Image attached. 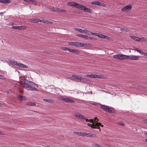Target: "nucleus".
<instances>
[{"instance_id": "37", "label": "nucleus", "mask_w": 147, "mask_h": 147, "mask_svg": "<svg viewBox=\"0 0 147 147\" xmlns=\"http://www.w3.org/2000/svg\"><path fill=\"white\" fill-rule=\"evenodd\" d=\"M30 2L32 3L34 5H38L37 3L36 2V1H35L34 0H31Z\"/></svg>"}, {"instance_id": "17", "label": "nucleus", "mask_w": 147, "mask_h": 147, "mask_svg": "<svg viewBox=\"0 0 147 147\" xmlns=\"http://www.w3.org/2000/svg\"><path fill=\"white\" fill-rule=\"evenodd\" d=\"M43 100L47 102L50 103H53L54 102V100L52 99H43Z\"/></svg>"}, {"instance_id": "62", "label": "nucleus", "mask_w": 147, "mask_h": 147, "mask_svg": "<svg viewBox=\"0 0 147 147\" xmlns=\"http://www.w3.org/2000/svg\"><path fill=\"white\" fill-rule=\"evenodd\" d=\"M2 75H0V79L1 78H2Z\"/></svg>"}, {"instance_id": "27", "label": "nucleus", "mask_w": 147, "mask_h": 147, "mask_svg": "<svg viewBox=\"0 0 147 147\" xmlns=\"http://www.w3.org/2000/svg\"><path fill=\"white\" fill-rule=\"evenodd\" d=\"M74 29L76 30V31L79 32L80 33H82L84 32L83 30H82V29L75 28H74Z\"/></svg>"}, {"instance_id": "11", "label": "nucleus", "mask_w": 147, "mask_h": 147, "mask_svg": "<svg viewBox=\"0 0 147 147\" xmlns=\"http://www.w3.org/2000/svg\"><path fill=\"white\" fill-rule=\"evenodd\" d=\"M76 117H78L80 119H85L86 117L83 115H82L80 114L79 113H77L75 115Z\"/></svg>"}, {"instance_id": "5", "label": "nucleus", "mask_w": 147, "mask_h": 147, "mask_svg": "<svg viewBox=\"0 0 147 147\" xmlns=\"http://www.w3.org/2000/svg\"><path fill=\"white\" fill-rule=\"evenodd\" d=\"M81 76H78L76 75H73L71 77L70 79L73 80H77L79 82H80L81 80Z\"/></svg>"}, {"instance_id": "24", "label": "nucleus", "mask_w": 147, "mask_h": 147, "mask_svg": "<svg viewBox=\"0 0 147 147\" xmlns=\"http://www.w3.org/2000/svg\"><path fill=\"white\" fill-rule=\"evenodd\" d=\"M131 37L134 40L137 41H139L140 38L135 36H131Z\"/></svg>"}, {"instance_id": "33", "label": "nucleus", "mask_w": 147, "mask_h": 147, "mask_svg": "<svg viewBox=\"0 0 147 147\" xmlns=\"http://www.w3.org/2000/svg\"><path fill=\"white\" fill-rule=\"evenodd\" d=\"M68 44L69 45L75 47V42H68Z\"/></svg>"}, {"instance_id": "3", "label": "nucleus", "mask_w": 147, "mask_h": 147, "mask_svg": "<svg viewBox=\"0 0 147 147\" xmlns=\"http://www.w3.org/2000/svg\"><path fill=\"white\" fill-rule=\"evenodd\" d=\"M87 125L88 126L91 127L92 128L99 129L100 131H101L99 126H100L102 127H103V125H102L99 122L96 123H93V124H92L88 123Z\"/></svg>"}, {"instance_id": "30", "label": "nucleus", "mask_w": 147, "mask_h": 147, "mask_svg": "<svg viewBox=\"0 0 147 147\" xmlns=\"http://www.w3.org/2000/svg\"><path fill=\"white\" fill-rule=\"evenodd\" d=\"M66 11L65 10L58 8L57 12H65Z\"/></svg>"}, {"instance_id": "31", "label": "nucleus", "mask_w": 147, "mask_h": 147, "mask_svg": "<svg viewBox=\"0 0 147 147\" xmlns=\"http://www.w3.org/2000/svg\"><path fill=\"white\" fill-rule=\"evenodd\" d=\"M24 87L26 88H29L30 86L29 84L26 83L25 82H24Z\"/></svg>"}, {"instance_id": "36", "label": "nucleus", "mask_w": 147, "mask_h": 147, "mask_svg": "<svg viewBox=\"0 0 147 147\" xmlns=\"http://www.w3.org/2000/svg\"><path fill=\"white\" fill-rule=\"evenodd\" d=\"M140 40L139 39V41H140L145 42V41H146V39L144 37L140 38Z\"/></svg>"}, {"instance_id": "49", "label": "nucleus", "mask_w": 147, "mask_h": 147, "mask_svg": "<svg viewBox=\"0 0 147 147\" xmlns=\"http://www.w3.org/2000/svg\"><path fill=\"white\" fill-rule=\"evenodd\" d=\"M25 80L26 81L28 82L29 83H33L34 84H35V83H34L33 82H32V81H29V80H27L25 79Z\"/></svg>"}, {"instance_id": "18", "label": "nucleus", "mask_w": 147, "mask_h": 147, "mask_svg": "<svg viewBox=\"0 0 147 147\" xmlns=\"http://www.w3.org/2000/svg\"><path fill=\"white\" fill-rule=\"evenodd\" d=\"M10 2V0H0V2L3 3H9Z\"/></svg>"}, {"instance_id": "35", "label": "nucleus", "mask_w": 147, "mask_h": 147, "mask_svg": "<svg viewBox=\"0 0 147 147\" xmlns=\"http://www.w3.org/2000/svg\"><path fill=\"white\" fill-rule=\"evenodd\" d=\"M121 31H125V32H128L129 31V30L127 28H121Z\"/></svg>"}, {"instance_id": "8", "label": "nucleus", "mask_w": 147, "mask_h": 147, "mask_svg": "<svg viewBox=\"0 0 147 147\" xmlns=\"http://www.w3.org/2000/svg\"><path fill=\"white\" fill-rule=\"evenodd\" d=\"M91 34L97 36L102 38H104L105 36V35H104L97 33L92 32L91 33Z\"/></svg>"}, {"instance_id": "61", "label": "nucleus", "mask_w": 147, "mask_h": 147, "mask_svg": "<svg viewBox=\"0 0 147 147\" xmlns=\"http://www.w3.org/2000/svg\"><path fill=\"white\" fill-rule=\"evenodd\" d=\"M145 136L147 137V132L145 133Z\"/></svg>"}, {"instance_id": "26", "label": "nucleus", "mask_w": 147, "mask_h": 147, "mask_svg": "<svg viewBox=\"0 0 147 147\" xmlns=\"http://www.w3.org/2000/svg\"><path fill=\"white\" fill-rule=\"evenodd\" d=\"M29 88L30 90L32 91H38V90L34 87L30 86Z\"/></svg>"}, {"instance_id": "39", "label": "nucleus", "mask_w": 147, "mask_h": 147, "mask_svg": "<svg viewBox=\"0 0 147 147\" xmlns=\"http://www.w3.org/2000/svg\"><path fill=\"white\" fill-rule=\"evenodd\" d=\"M104 38H105L108 40H110L111 39V37H110L108 36H104L103 39H104Z\"/></svg>"}, {"instance_id": "15", "label": "nucleus", "mask_w": 147, "mask_h": 147, "mask_svg": "<svg viewBox=\"0 0 147 147\" xmlns=\"http://www.w3.org/2000/svg\"><path fill=\"white\" fill-rule=\"evenodd\" d=\"M86 137L91 138H95L96 137V135L94 134H92L91 133H86Z\"/></svg>"}, {"instance_id": "9", "label": "nucleus", "mask_w": 147, "mask_h": 147, "mask_svg": "<svg viewBox=\"0 0 147 147\" xmlns=\"http://www.w3.org/2000/svg\"><path fill=\"white\" fill-rule=\"evenodd\" d=\"M62 100L65 102L67 103H74L75 102L74 100L68 98H63Z\"/></svg>"}, {"instance_id": "58", "label": "nucleus", "mask_w": 147, "mask_h": 147, "mask_svg": "<svg viewBox=\"0 0 147 147\" xmlns=\"http://www.w3.org/2000/svg\"><path fill=\"white\" fill-rule=\"evenodd\" d=\"M98 103H96V102H93L91 104L93 105H96Z\"/></svg>"}, {"instance_id": "51", "label": "nucleus", "mask_w": 147, "mask_h": 147, "mask_svg": "<svg viewBox=\"0 0 147 147\" xmlns=\"http://www.w3.org/2000/svg\"><path fill=\"white\" fill-rule=\"evenodd\" d=\"M99 6H102L103 7H106V5L105 4H101V3H100V5Z\"/></svg>"}, {"instance_id": "40", "label": "nucleus", "mask_w": 147, "mask_h": 147, "mask_svg": "<svg viewBox=\"0 0 147 147\" xmlns=\"http://www.w3.org/2000/svg\"><path fill=\"white\" fill-rule=\"evenodd\" d=\"M73 53H75L76 54H79L80 53V52L79 51L74 49Z\"/></svg>"}, {"instance_id": "46", "label": "nucleus", "mask_w": 147, "mask_h": 147, "mask_svg": "<svg viewBox=\"0 0 147 147\" xmlns=\"http://www.w3.org/2000/svg\"><path fill=\"white\" fill-rule=\"evenodd\" d=\"M74 50V49H70L69 48L68 49V51H69V52H70L71 53H73Z\"/></svg>"}, {"instance_id": "1", "label": "nucleus", "mask_w": 147, "mask_h": 147, "mask_svg": "<svg viewBox=\"0 0 147 147\" xmlns=\"http://www.w3.org/2000/svg\"><path fill=\"white\" fill-rule=\"evenodd\" d=\"M67 5L75 7L80 10H84L86 7L82 5H80L78 3L75 2H69L67 3Z\"/></svg>"}, {"instance_id": "14", "label": "nucleus", "mask_w": 147, "mask_h": 147, "mask_svg": "<svg viewBox=\"0 0 147 147\" xmlns=\"http://www.w3.org/2000/svg\"><path fill=\"white\" fill-rule=\"evenodd\" d=\"M88 81L89 80L87 78H82L81 76L80 82H81L83 83H87L88 82Z\"/></svg>"}, {"instance_id": "19", "label": "nucleus", "mask_w": 147, "mask_h": 147, "mask_svg": "<svg viewBox=\"0 0 147 147\" xmlns=\"http://www.w3.org/2000/svg\"><path fill=\"white\" fill-rule=\"evenodd\" d=\"M39 19L38 18H34L31 20V22L32 23H36L39 22Z\"/></svg>"}, {"instance_id": "56", "label": "nucleus", "mask_w": 147, "mask_h": 147, "mask_svg": "<svg viewBox=\"0 0 147 147\" xmlns=\"http://www.w3.org/2000/svg\"><path fill=\"white\" fill-rule=\"evenodd\" d=\"M84 119L85 120L86 122H89L90 120H89L88 119H87L86 117L85 119Z\"/></svg>"}, {"instance_id": "4", "label": "nucleus", "mask_w": 147, "mask_h": 147, "mask_svg": "<svg viewBox=\"0 0 147 147\" xmlns=\"http://www.w3.org/2000/svg\"><path fill=\"white\" fill-rule=\"evenodd\" d=\"M100 107L103 110L108 112L109 113H113L114 112V110L113 108H109L107 106L101 105Z\"/></svg>"}, {"instance_id": "13", "label": "nucleus", "mask_w": 147, "mask_h": 147, "mask_svg": "<svg viewBox=\"0 0 147 147\" xmlns=\"http://www.w3.org/2000/svg\"><path fill=\"white\" fill-rule=\"evenodd\" d=\"M84 44L80 42H75V47H82L84 46Z\"/></svg>"}, {"instance_id": "52", "label": "nucleus", "mask_w": 147, "mask_h": 147, "mask_svg": "<svg viewBox=\"0 0 147 147\" xmlns=\"http://www.w3.org/2000/svg\"><path fill=\"white\" fill-rule=\"evenodd\" d=\"M94 120L93 119H90L89 122H90L91 123H92V124H93V123H94Z\"/></svg>"}, {"instance_id": "7", "label": "nucleus", "mask_w": 147, "mask_h": 147, "mask_svg": "<svg viewBox=\"0 0 147 147\" xmlns=\"http://www.w3.org/2000/svg\"><path fill=\"white\" fill-rule=\"evenodd\" d=\"M139 56L134 55H129L128 59L137 60L139 59Z\"/></svg>"}, {"instance_id": "16", "label": "nucleus", "mask_w": 147, "mask_h": 147, "mask_svg": "<svg viewBox=\"0 0 147 147\" xmlns=\"http://www.w3.org/2000/svg\"><path fill=\"white\" fill-rule=\"evenodd\" d=\"M76 36H78L86 39L87 40L88 36L86 35H84L81 34H78L76 35Z\"/></svg>"}, {"instance_id": "57", "label": "nucleus", "mask_w": 147, "mask_h": 147, "mask_svg": "<svg viewBox=\"0 0 147 147\" xmlns=\"http://www.w3.org/2000/svg\"><path fill=\"white\" fill-rule=\"evenodd\" d=\"M24 83L23 82H20V84L21 85L24 86Z\"/></svg>"}, {"instance_id": "12", "label": "nucleus", "mask_w": 147, "mask_h": 147, "mask_svg": "<svg viewBox=\"0 0 147 147\" xmlns=\"http://www.w3.org/2000/svg\"><path fill=\"white\" fill-rule=\"evenodd\" d=\"M129 55H120V60H126L128 59Z\"/></svg>"}, {"instance_id": "32", "label": "nucleus", "mask_w": 147, "mask_h": 147, "mask_svg": "<svg viewBox=\"0 0 147 147\" xmlns=\"http://www.w3.org/2000/svg\"><path fill=\"white\" fill-rule=\"evenodd\" d=\"M75 134L77 135L78 136H81L82 133L81 132L74 131L73 132Z\"/></svg>"}, {"instance_id": "34", "label": "nucleus", "mask_w": 147, "mask_h": 147, "mask_svg": "<svg viewBox=\"0 0 147 147\" xmlns=\"http://www.w3.org/2000/svg\"><path fill=\"white\" fill-rule=\"evenodd\" d=\"M103 76H102L100 75H97L96 74H95V78H103Z\"/></svg>"}, {"instance_id": "38", "label": "nucleus", "mask_w": 147, "mask_h": 147, "mask_svg": "<svg viewBox=\"0 0 147 147\" xmlns=\"http://www.w3.org/2000/svg\"><path fill=\"white\" fill-rule=\"evenodd\" d=\"M57 8L53 7L51 8V10L53 11L57 12Z\"/></svg>"}, {"instance_id": "45", "label": "nucleus", "mask_w": 147, "mask_h": 147, "mask_svg": "<svg viewBox=\"0 0 147 147\" xmlns=\"http://www.w3.org/2000/svg\"><path fill=\"white\" fill-rule=\"evenodd\" d=\"M69 48L67 47H63L61 49L64 51H68Z\"/></svg>"}, {"instance_id": "44", "label": "nucleus", "mask_w": 147, "mask_h": 147, "mask_svg": "<svg viewBox=\"0 0 147 147\" xmlns=\"http://www.w3.org/2000/svg\"><path fill=\"white\" fill-rule=\"evenodd\" d=\"M86 133H87L84 132H82L81 136H86Z\"/></svg>"}, {"instance_id": "50", "label": "nucleus", "mask_w": 147, "mask_h": 147, "mask_svg": "<svg viewBox=\"0 0 147 147\" xmlns=\"http://www.w3.org/2000/svg\"><path fill=\"white\" fill-rule=\"evenodd\" d=\"M94 40V39L92 37H89L88 36L87 40Z\"/></svg>"}, {"instance_id": "42", "label": "nucleus", "mask_w": 147, "mask_h": 147, "mask_svg": "<svg viewBox=\"0 0 147 147\" xmlns=\"http://www.w3.org/2000/svg\"><path fill=\"white\" fill-rule=\"evenodd\" d=\"M46 20H40L39 19V22H40L43 23H45Z\"/></svg>"}, {"instance_id": "2", "label": "nucleus", "mask_w": 147, "mask_h": 147, "mask_svg": "<svg viewBox=\"0 0 147 147\" xmlns=\"http://www.w3.org/2000/svg\"><path fill=\"white\" fill-rule=\"evenodd\" d=\"M9 62L10 63L13 65H16L20 67L25 68L28 67V66L22 63H18L17 61L14 60H9Z\"/></svg>"}, {"instance_id": "48", "label": "nucleus", "mask_w": 147, "mask_h": 147, "mask_svg": "<svg viewBox=\"0 0 147 147\" xmlns=\"http://www.w3.org/2000/svg\"><path fill=\"white\" fill-rule=\"evenodd\" d=\"M94 121L95 122H96L98 121V119H97V117H95L94 118Z\"/></svg>"}, {"instance_id": "28", "label": "nucleus", "mask_w": 147, "mask_h": 147, "mask_svg": "<svg viewBox=\"0 0 147 147\" xmlns=\"http://www.w3.org/2000/svg\"><path fill=\"white\" fill-rule=\"evenodd\" d=\"M113 57L115 59H117L120 60V55H114L113 56Z\"/></svg>"}, {"instance_id": "60", "label": "nucleus", "mask_w": 147, "mask_h": 147, "mask_svg": "<svg viewBox=\"0 0 147 147\" xmlns=\"http://www.w3.org/2000/svg\"><path fill=\"white\" fill-rule=\"evenodd\" d=\"M144 122L145 123L147 124V120H145L144 121Z\"/></svg>"}, {"instance_id": "10", "label": "nucleus", "mask_w": 147, "mask_h": 147, "mask_svg": "<svg viewBox=\"0 0 147 147\" xmlns=\"http://www.w3.org/2000/svg\"><path fill=\"white\" fill-rule=\"evenodd\" d=\"M12 28L14 29L22 30L25 29L26 28L24 26H13L12 27Z\"/></svg>"}, {"instance_id": "43", "label": "nucleus", "mask_w": 147, "mask_h": 147, "mask_svg": "<svg viewBox=\"0 0 147 147\" xmlns=\"http://www.w3.org/2000/svg\"><path fill=\"white\" fill-rule=\"evenodd\" d=\"M138 52L141 55H144V52L143 51L139 50Z\"/></svg>"}, {"instance_id": "25", "label": "nucleus", "mask_w": 147, "mask_h": 147, "mask_svg": "<svg viewBox=\"0 0 147 147\" xmlns=\"http://www.w3.org/2000/svg\"><path fill=\"white\" fill-rule=\"evenodd\" d=\"M84 32L85 33V34H87L88 35L90 34H91V33L92 32H91L90 31H89L86 29H84L83 30Z\"/></svg>"}, {"instance_id": "63", "label": "nucleus", "mask_w": 147, "mask_h": 147, "mask_svg": "<svg viewBox=\"0 0 147 147\" xmlns=\"http://www.w3.org/2000/svg\"><path fill=\"white\" fill-rule=\"evenodd\" d=\"M2 134V132L0 131V135H1V134Z\"/></svg>"}, {"instance_id": "20", "label": "nucleus", "mask_w": 147, "mask_h": 147, "mask_svg": "<svg viewBox=\"0 0 147 147\" xmlns=\"http://www.w3.org/2000/svg\"><path fill=\"white\" fill-rule=\"evenodd\" d=\"M17 97L18 98L21 100H26V98L20 95H18Z\"/></svg>"}, {"instance_id": "59", "label": "nucleus", "mask_w": 147, "mask_h": 147, "mask_svg": "<svg viewBox=\"0 0 147 147\" xmlns=\"http://www.w3.org/2000/svg\"><path fill=\"white\" fill-rule=\"evenodd\" d=\"M144 55L147 57V53L144 52Z\"/></svg>"}, {"instance_id": "41", "label": "nucleus", "mask_w": 147, "mask_h": 147, "mask_svg": "<svg viewBox=\"0 0 147 147\" xmlns=\"http://www.w3.org/2000/svg\"><path fill=\"white\" fill-rule=\"evenodd\" d=\"M45 23L47 24H53V22H50L48 20H46Z\"/></svg>"}, {"instance_id": "47", "label": "nucleus", "mask_w": 147, "mask_h": 147, "mask_svg": "<svg viewBox=\"0 0 147 147\" xmlns=\"http://www.w3.org/2000/svg\"><path fill=\"white\" fill-rule=\"evenodd\" d=\"M118 124L119 125H122V126H124L125 125V124L123 122H119L118 123Z\"/></svg>"}, {"instance_id": "29", "label": "nucleus", "mask_w": 147, "mask_h": 147, "mask_svg": "<svg viewBox=\"0 0 147 147\" xmlns=\"http://www.w3.org/2000/svg\"><path fill=\"white\" fill-rule=\"evenodd\" d=\"M27 105L30 106H35L36 105L35 103L34 102H28L27 103Z\"/></svg>"}, {"instance_id": "22", "label": "nucleus", "mask_w": 147, "mask_h": 147, "mask_svg": "<svg viewBox=\"0 0 147 147\" xmlns=\"http://www.w3.org/2000/svg\"><path fill=\"white\" fill-rule=\"evenodd\" d=\"M95 74H89L87 75L86 76V77L88 78H95Z\"/></svg>"}, {"instance_id": "53", "label": "nucleus", "mask_w": 147, "mask_h": 147, "mask_svg": "<svg viewBox=\"0 0 147 147\" xmlns=\"http://www.w3.org/2000/svg\"><path fill=\"white\" fill-rule=\"evenodd\" d=\"M94 147H100L99 145L97 144L94 145Z\"/></svg>"}, {"instance_id": "54", "label": "nucleus", "mask_w": 147, "mask_h": 147, "mask_svg": "<svg viewBox=\"0 0 147 147\" xmlns=\"http://www.w3.org/2000/svg\"><path fill=\"white\" fill-rule=\"evenodd\" d=\"M134 50L138 52L139 49L137 48H134Z\"/></svg>"}, {"instance_id": "21", "label": "nucleus", "mask_w": 147, "mask_h": 147, "mask_svg": "<svg viewBox=\"0 0 147 147\" xmlns=\"http://www.w3.org/2000/svg\"><path fill=\"white\" fill-rule=\"evenodd\" d=\"M84 11L92 13V10L90 9L87 8L86 7V8L84 9Z\"/></svg>"}, {"instance_id": "55", "label": "nucleus", "mask_w": 147, "mask_h": 147, "mask_svg": "<svg viewBox=\"0 0 147 147\" xmlns=\"http://www.w3.org/2000/svg\"><path fill=\"white\" fill-rule=\"evenodd\" d=\"M24 1L27 2V3H30V2L31 0H24Z\"/></svg>"}, {"instance_id": "23", "label": "nucleus", "mask_w": 147, "mask_h": 147, "mask_svg": "<svg viewBox=\"0 0 147 147\" xmlns=\"http://www.w3.org/2000/svg\"><path fill=\"white\" fill-rule=\"evenodd\" d=\"M100 3L99 1H93L92 3V5H97L100 6Z\"/></svg>"}, {"instance_id": "64", "label": "nucleus", "mask_w": 147, "mask_h": 147, "mask_svg": "<svg viewBox=\"0 0 147 147\" xmlns=\"http://www.w3.org/2000/svg\"><path fill=\"white\" fill-rule=\"evenodd\" d=\"M145 141L146 142H147V139H146L145 140Z\"/></svg>"}, {"instance_id": "6", "label": "nucleus", "mask_w": 147, "mask_h": 147, "mask_svg": "<svg viewBox=\"0 0 147 147\" xmlns=\"http://www.w3.org/2000/svg\"><path fill=\"white\" fill-rule=\"evenodd\" d=\"M132 8V6L131 5H128L125 6L122 8L121 11H129L131 10Z\"/></svg>"}]
</instances>
